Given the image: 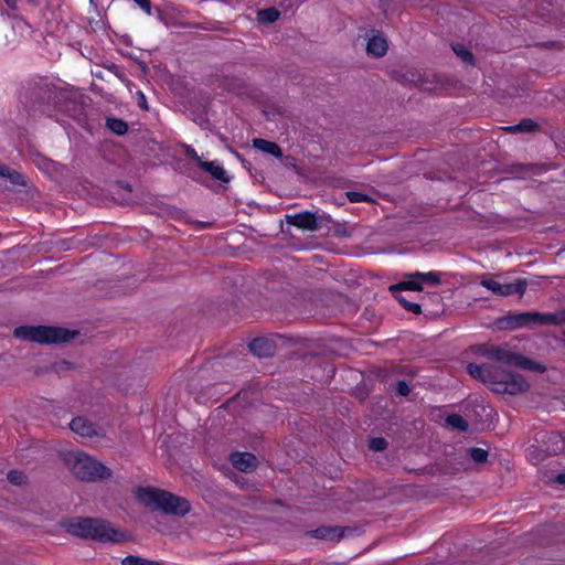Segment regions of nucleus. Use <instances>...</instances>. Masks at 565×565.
Here are the masks:
<instances>
[{"label": "nucleus", "mask_w": 565, "mask_h": 565, "mask_svg": "<svg viewBox=\"0 0 565 565\" xmlns=\"http://www.w3.org/2000/svg\"><path fill=\"white\" fill-rule=\"evenodd\" d=\"M280 17V11L275 7H269L266 9H262L257 12V19L262 23H274Z\"/></svg>", "instance_id": "obj_25"}, {"label": "nucleus", "mask_w": 565, "mask_h": 565, "mask_svg": "<svg viewBox=\"0 0 565 565\" xmlns=\"http://www.w3.org/2000/svg\"><path fill=\"white\" fill-rule=\"evenodd\" d=\"M106 127L117 136H124L128 131V124L115 117H109L106 119Z\"/></svg>", "instance_id": "obj_24"}, {"label": "nucleus", "mask_w": 565, "mask_h": 565, "mask_svg": "<svg viewBox=\"0 0 565 565\" xmlns=\"http://www.w3.org/2000/svg\"><path fill=\"white\" fill-rule=\"evenodd\" d=\"M75 369H76V365L73 362H70L67 360H61V361L54 362L50 366V371H52L56 374H62L64 372L72 371Z\"/></svg>", "instance_id": "obj_29"}, {"label": "nucleus", "mask_w": 565, "mask_h": 565, "mask_svg": "<svg viewBox=\"0 0 565 565\" xmlns=\"http://www.w3.org/2000/svg\"><path fill=\"white\" fill-rule=\"evenodd\" d=\"M66 463L81 481L97 482L111 477V470L108 467L85 454L71 455Z\"/></svg>", "instance_id": "obj_5"}, {"label": "nucleus", "mask_w": 565, "mask_h": 565, "mask_svg": "<svg viewBox=\"0 0 565 565\" xmlns=\"http://www.w3.org/2000/svg\"><path fill=\"white\" fill-rule=\"evenodd\" d=\"M540 326H559L565 323V309L541 313L539 312Z\"/></svg>", "instance_id": "obj_20"}, {"label": "nucleus", "mask_w": 565, "mask_h": 565, "mask_svg": "<svg viewBox=\"0 0 565 565\" xmlns=\"http://www.w3.org/2000/svg\"><path fill=\"white\" fill-rule=\"evenodd\" d=\"M529 450H530L529 455H530V457H531V459H532V460H534V459H535L536 461H540V460H542V459H543V458H541L540 456H536V454H534L536 450H539V448H537V447L532 446Z\"/></svg>", "instance_id": "obj_43"}, {"label": "nucleus", "mask_w": 565, "mask_h": 565, "mask_svg": "<svg viewBox=\"0 0 565 565\" xmlns=\"http://www.w3.org/2000/svg\"><path fill=\"white\" fill-rule=\"evenodd\" d=\"M286 221L288 224L305 231H318L320 228V223L318 222L316 213L310 211L300 212L294 215H286Z\"/></svg>", "instance_id": "obj_11"}, {"label": "nucleus", "mask_w": 565, "mask_h": 565, "mask_svg": "<svg viewBox=\"0 0 565 565\" xmlns=\"http://www.w3.org/2000/svg\"><path fill=\"white\" fill-rule=\"evenodd\" d=\"M6 4L8 6V8H10L11 10H18V1L17 0H4Z\"/></svg>", "instance_id": "obj_44"}, {"label": "nucleus", "mask_w": 565, "mask_h": 565, "mask_svg": "<svg viewBox=\"0 0 565 565\" xmlns=\"http://www.w3.org/2000/svg\"><path fill=\"white\" fill-rule=\"evenodd\" d=\"M184 156L191 160H193L198 167H200V161H203L193 147L189 145H183Z\"/></svg>", "instance_id": "obj_35"}, {"label": "nucleus", "mask_w": 565, "mask_h": 565, "mask_svg": "<svg viewBox=\"0 0 565 565\" xmlns=\"http://www.w3.org/2000/svg\"><path fill=\"white\" fill-rule=\"evenodd\" d=\"M106 68L108 71L113 72L118 78L124 79V77H125L124 73L120 71L119 66L116 65L115 63H110L109 65L106 66Z\"/></svg>", "instance_id": "obj_39"}, {"label": "nucleus", "mask_w": 565, "mask_h": 565, "mask_svg": "<svg viewBox=\"0 0 565 565\" xmlns=\"http://www.w3.org/2000/svg\"><path fill=\"white\" fill-rule=\"evenodd\" d=\"M446 423L458 431H467L469 428L468 422L459 414H450L446 417Z\"/></svg>", "instance_id": "obj_26"}, {"label": "nucleus", "mask_w": 565, "mask_h": 565, "mask_svg": "<svg viewBox=\"0 0 565 565\" xmlns=\"http://www.w3.org/2000/svg\"><path fill=\"white\" fill-rule=\"evenodd\" d=\"M233 466L242 472H252L256 469L258 460L252 452H234L231 455Z\"/></svg>", "instance_id": "obj_13"}, {"label": "nucleus", "mask_w": 565, "mask_h": 565, "mask_svg": "<svg viewBox=\"0 0 565 565\" xmlns=\"http://www.w3.org/2000/svg\"><path fill=\"white\" fill-rule=\"evenodd\" d=\"M394 298L399 302V305L407 311L414 313V315H420L422 313V303L408 301L404 296L402 295H393Z\"/></svg>", "instance_id": "obj_28"}, {"label": "nucleus", "mask_w": 565, "mask_h": 565, "mask_svg": "<svg viewBox=\"0 0 565 565\" xmlns=\"http://www.w3.org/2000/svg\"><path fill=\"white\" fill-rule=\"evenodd\" d=\"M122 186H124V189H126V190H128V191H131V186H130V184L126 183V184H125V185H122Z\"/></svg>", "instance_id": "obj_49"}, {"label": "nucleus", "mask_w": 565, "mask_h": 565, "mask_svg": "<svg viewBox=\"0 0 565 565\" xmlns=\"http://www.w3.org/2000/svg\"><path fill=\"white\" fill-rule=\"evenodd\" d=\"M253 147L264 153H268L275 158L282 157V150L280 146L274 141H269L263 138L253 139Z\"/></svg>", "instance_id": "obj_17"}, {"label": "nucleus", "mask_w": 565, "mask_h": 565, "mask_svg": "<svg viewBox=\"0 0 565 565\" xmlns=\"http://www.w3.org/2000/svg\"><path fill=\"white\" fill-rule=\"evenodd\" d=\"M121 565H166L158 561H151L137 555H127L121 559Z\"/></svg>", "instance_id": "obj_27"}, {"label": "nucleus", "mask_w": 565, "mask_h": 565, "mask_svg": "<svg viewBox=\"0 0 565 565\" xmlns=\"http://www.w3.org/2000/svg\"><path fill=\"white\" fill-rule=\"evenodd\" d=\"M388 446V443L383 437H374L369 440V448L373 451H384Z\"/></svg>", "instance_id": "obj_31"}, {"label": "nucleus", "mask_w": 565, "mask_h": 565, "mask_svg": "<svg viewBox=\"0 0 565 565\" xmlns=\"http://www.w3.org/2000/svg\"><path fill=\"white\" fill-rule=\"evenodd\" d=\"M529 450H530L529 455H530V457H531V459H532V460H534V459H535L536 461H540V460H542V459H543V458H541L540 456H536V454H534L536 450H539V448H537V447L532 446Z\"/></svg>", "instance_id": "obj_42"}, {"label": "nucleus", "mask_w": 565, "mask_h": 565, "mask_svg": "<svg viewBox=\"0 0 565 565\" xmlns=\"http://www.w3.org/2000/svg\"><path fill=\"white\" fill-rule=\"evenodd\" d=\"M403 78H405L406 81H412L411 78L406 77V75H403Z\"/></svg>", "instance_id": "obj_50"}, {"label": "nucleus", "mask_w": 565, "mask_h": 565, "mask_svg": "<svg viewBox=\"0 0 565 565\" xmlns=\"http://www.w3.org/2000/svg\"><path fill=\"white\" fill-rule=\"evenodd\" d=\"M451 49L454 53L466 64L468 65H475L476 60L470 50H468L463 44L461 43H455L451 44Z\"/></svg>", "instance_id": "obj_23"}, {"label": "nucleus", "mask_w": 565, "mask_h": 565, "mask_svg": "<svg viewBox=\"0 0 565 565\" xmlns=\"http://www.w3.org/2000/svg\"><path fill=\"white\" fill-rule=\"evenodd\" d=\"M282 160V163L286 168L288 169H292L295 170L296 172H298V166H297V160L295 157L292 156H284L280 158Z\"/></svg>", "instance_id": "obj_38"}, {"label": "nucleus", "mask_w": 565, "mask_h": 565, "mask_svg": "<svg viewBox=\"0 0 565 565\" xmlns=\"http://www.w3.org/2000/svg\"><path fill=\"white\" fill-rule=\"evenodd\" d=\"M480 285L500 297H508L514 294L522 297L526 290L527 281L525 279H516L512 284H500L494 279L484 278L480 281Z\"/></svg>", "instance_id": "obj_9"}, {"label": "nucleus", "mask_w": 565, "mask_h": 565, "mask_svg": "<svg viewBox=\"0 0 565 565\" xmlns=\"http://www.w3.org/2000/svg\"><path fill=\"white\" fill-rule=\"evenodd\" d=\"M248 348L258 358L273 356L276 351L275 343L267 338H255L249 342Z\"/></svg>", "instance_id": "obj_15"}, {"label": "nucleus", "mask_w": 565, "mask_h": 565, "mask_svg": "<svg viewBox=\"0 0 565 565\" xmlns=\"http://www.w3.org/2000/svg\"><path fill=\"white\" fill-rule=\"evenodd\" d=\"M63 527L73 536L103 544H118L129 541V535L125 531L115 527L111 522L100 518H71L63 522Z\"/></svg>", "instance_id": "obj_2"}, {"label": "nucleus", "mask_w": 565, "mask_h": 565, "mask_svg": "<svg viewBox=\"0 0 565 565\" xmlns=\"http://www.w3.org/2000/svg\"><path fill=\"white\" fill-rule=\"evenodd\" d=\"M347 198L352 203L370 202L371 201L369 195L361 193V192H355V191L347 192Z\"/></svg>", "instance_id": "obj_34"}, {"label": "nucleus", "mask_w": 565, "mask_h": 565, "mask_svg": "<svg viewBox=\"0 0 565 565\" xmlns=\"http://www.w3.org/2000/svg\"><path fill=\"white\" fill-rule=\"evenodd\" d=\"M355 527L339 525H322L308 532V535L318 540L340 541L342 537L355 532Z\"/></svg>", "instance_id": "obj_10"}, {"label": "nucleus", "mask_w": 565, "mask_h": 565, "mask_svg": "<svg viewBox=\"0 0 565 565\" xmlns=\"http://www.w3.org/2000/svg\"><path fill=\"white\" fill-rule=\"evenodd\" d=\"M504 129L509 132H534L540 129V125L531 118H524L519 124Z\"/></svg>", "instance_id": "obj_22"}, {"label": "nucleus", "mask_w": 565, "mask_h": 565, "mask_svg": "<svg viewBox=\"0 0 565 565\" xmlns=\"http://www.w3.org/2000/svg\"><path fill=\"white\" fill-rule=\"evenodd\" d=\"M555 482L559 483V484H565V472L564 473H558L556 477H555Z\"/></svg>", "instance_id": "obj_47"}, {"label": "nucleus", "mask_w": 565, "mask_h": 565, "mask_svg": "<svg viewBox=\"0 0 565 565\" xmlns=\"http://www.w3.org/2000/svg\"><path fill=\"white\" fill-rule=\"evenodd\" d=\"M138 105L140 108L148 110L146 96L141 92H138Z\"/></svg>", "instance_id": "obj_41"}, {"label": "nucleus", "mask_w": 565, "mask_h": 565, "mask_svg": "<svg viewBox=\"0 0 565 565\" xmlns=\"http://www.w3.org/2000/svg\"><path fill=\"white\" fill-rule=\"evenodd\" d=\"M441 300L443 297L439 292H428L420 298L422 305L425 307L427 306L428 301L431 303H437L439 307H441Z\"/></svg>", "instance_id": "obj_33"}, {"label": "nucleus", "mask_w": 565, "mask_h": 565, "mask_svg": "<svg viewBox=\"0 0 565 565\" xmlns=\"http://www.w3.org/2000/svg\"><path fill=\"white\" fill-rule=\"evenodd\" d=\"M201 170L209 173L212 179L223 183H230L231 175L224 170V168L217 163V161H200Z\"/></svg>", "instance_id": "obj_16"}, {"label": "nucleus", "mask_w": 565, "mask_h": 565, "mask_svg": "<svg viewBox=\"0 0 565 565\" xmlns=\"http://www.w3.org/2000/svg\"><path fill=\"white\" fill-rule=\"evenodd\" d=\"M142 10H145L148 14L151 12V2L150 0H134Z\"/></svg>", "instance_id": "obj_40"}, {"label": "nucleus", "mask_w": 565, "mask_h": 565, "mask_svg": "<svg viewBox=\"0 0 565 565\" xmlns=\"http://www.w3.org/2000/svg\"><path fill=\"white\" fill-rule=\"evenodd\" d=\"M467 372L472 379L490 385L498 394L516 395L530 390L529 382L521 374L505 371L495 364L469 363Z\"/></svg>", "instance_id": "obj_1"}, {"label": "nucleus", "mask_w": 565, "mask_h": 565, "mask_svg": "<svg viewBox=\"0 0 565 565\" xmlns=\"http://www.w3.org/2000/svg\"><path fill=\"white\" fill-rule=\"evenodd\" d=\"M395 392L399 396H407L411 393V387L406 381L401 380L396 383Z\"/></svg>", "instance_id": "obj_37"}, {"label": "nucleus", "mask_w": 565, "mask_h": 565, "mask_svg": "<svg viewBox=\"0 0 565 565\" xmlns=\"http://www.w3.org/2000/svg\"><path fill=\"white\" fill-rule=\"evenodd\" d=\"M190 177L192 178V180L200 182V178H198L195 174H191Z\"/></svg>", "instance_id": "obj_48"}, {"label": "nucleus", "mask_w": 565, "mask_h": 565, "mask_svg": "<svg viewBox=\"0 0 565 565\" xmlns=\"http://www.w3.org/2000/svg\"><path fill=\"white\" fill-rule=\"evenodd\" d=\"M565 450V440L557 431H550L542 435L540 451L546 455H558Z\"/></svg>", "instance_id": "obj_12"}, {"label": "nucleus", "mask_w": 565, "mask_h": 565, "mask_svg": "<svg viewBox=\"0 0 565 565\" xmlns=\"http://www.w3.org/2000/svg\"><path fill=\"white\" fill-rule=\"evenodd\" d=\"M407 280L399 281L397 284L391 285L388 290L392 295H401L402 291L412 290V291H423V287L420 286V281L414 277H407Z\"/></svg>", "instance_id": "obj_19"}, {"label": "nucleus", "mask_w": 565, "mask_h": 565, "mask_svg": "<svg viewBox=\"0 0 565 565\" xmlns=\"http://www.w3.org/2000/svg\"><path fill=\"white\" fill-rule=\"evenodd\" d=\"M55 95V86L43 78L28 82L20 98L29 113L39 107L49 105Z\"/></svg>", "instance_id": "obj_7"}, {"label": "nucleus", "mask_w": 565, "mask_h": 565, "mask_svg": "<svg viewBox=\"0 0 565 565\" xmlns=\"http://www.w3.org/2000/svg\"><path fill=\"white\" fill-rule=\"evenodd\" d=\"M13 334L39 344H63L78 337L79 331L52 326H21L14 329Z\"/></svg>", "instance_id": "obj_4"}, {"label": "nucleus", "mask_w": 565, "mask_h": 565, "mask_svg": "<svg viewBox=\"0 0 565 565\" xmlns=\"http://www.w3.org/2000/svg\"><path fill=\"white\" fill-rule=\"evenodd\" d=\"M7 478L12 484L20 486L24 480V475L18 470H10Z\"/></svg>", "instance_id": "obj_36"}, {"label": "nucleus", "mask_w": 565, "mask_h": 565, "mask_svg": "<svg viewBox=\"0 0 565 565\" xmlns=\"http://www.w3.org/2000/svg\"><path fill=\"white\" fill-rule=\"evenodd\" d=\"M9 167L6 164H0V177L7 178Z\"/></svg>", "instance_id": "obj_46"}, {"label": "nucleus", "mask_w": 565, "mask_h": 565, "mask_svg": "<svg viewBox=\"0 0 565 565\" xmlns=\"http://www.w3.org/2000/svg\"><path fill=\"white\" fill-rule=\"evenodd\" d=\"M469 457L477 463H483L488 459V451L482 448L472 447L467 449Z\"/></svg>", "instance_id": "obj_30"}, {"label": "nucleus", "mask_w": 565, "mask_h": 565, "mask_svg": "<svg viewBox=\"0 0 565 565\" xmlns=\"http://www.w3.org/2000/svg\"><path fill=\"white\" fill-rule=\"evenodd\" d=\"M136 495L152 510H159L168 515L181 518L191 511V503L188 499L175 495L167 490L139 487L137 488Z\"/></svg>", "instance_id": "obj_3"}, {"label": "nucleus", "mask_w": 565, "mask_h": 565, "mask_svg": "<svg viewBox=\"0 0 565 565\" xmlns=\"http://www.w3.org/2000/svg\"><path fill=\"white\" fill-rule=\"evenodd\" d=\"M406 277L417 278L420 281L422 287L424 284L430 285V286H438L441 284L440 275H439V273H436V271H429V273L415 271L412 274H407Z\"/></svg>", "instance_id": "obj_21"}, {"label": "nucleus", "mask_w": 565, "mask_h": 565, "mask_svg": "<svg viewBox=\"0 0 565 565\" xmlns=\"http://www.w3.org/2000/svg\"><path fill=\"white\" fill-rule=\"evenodd\" d=\"M70 428L82 437L99 436L98 426L84 417L73 418L70 423Z\"/></svg>", "instance_id": "obj_14"}, {"label": "nucleus", "mask_w": 565, "mask_h": 565, "mask_svg": "<svg viewBox=\"0 0 565 565\" xmlns=\"http://www.w3.org/2000/svg\"><path fill=\"white\" fill-rule=\"evenodd\" d=\"M231 152L237 158V160H239L244 166H246L247 161L243 158V156L239 152H237L234 149H231ZM248 164L250 163L248 162Z\"/></svg>", "instance_id": "obj_45"}, {"label": "nucleus", "mask_w": 565, "mask_h": 565, "mask_svg": "<svg viewBox=\"0 0 565 565\" xmlns=\"http://www.w3.org/2000/svg\"><path fill=\"white\" fill-rule=\"evenodd\" d=\"M7 179L14 185H21V186L26 185L24 175L22 173H20L19 171L9 169Z\"/></svg>", "instance_id": "obj_32"}, {"label": "nucleus", "mask_w": 565, "mask_h": 565, "mask_svg": "<svg viewBox=\"0 0 565 565\" xmlns=\"http://www.w3.org/2000/svg\"><path fill=\"white\" fill-rule=\"evenodd\" d=\"M366 52L374 57H382L387 52V42L381 35H373L366 45Z\"/></svg>", "instance_id": "obj_18"}, {"label": "nucleus", "mask_w": 565, "mask_h": 565, "mask_svg": "<svg viewBox=\"0 0 565 565\" xmlns=\"http://www.w3.org/2000/svg\"><path fill=\"white\" fill-rule=\"evenodd\" d=\"M533 326H540L539 312H509L492 323V328L500 331Z\"/></svg>", "instance_id": "obj_8"}, {"label": "nucleus", "mask_w": 565, "mask_h": 565, "mask_svg": "<svg viewBox=\"0 0 565 565\" xmlns=\"http://www.w3.org/2000/svg\"><path fill=\"white\" fill-rule=\"evenodd\" d=\"M482 354L490 360H494L522 370H527L537 373H544L546 371L545 365L535 362L521 353L512 352L499 345L486 347Z\"/></svg>", "instance_id": "obj_6"}]
</instances>
